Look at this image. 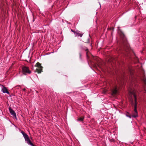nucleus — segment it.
Here are the masks:
<instances>
[{"instance_id":"obj_2","label":"nucleus","mask_w":146,"mask_h":146,"mask_svg":"<svg viewBox=\"0 0 146 146\" xmlns=\"http://www.w3.org/2000/svg\"><path fill=\"white\" fill-rule=\"evenodd\" d=\"M21 132L24 138L26 143L29 145L31 146H35L30 140L28 135L23 131H21Z\"/></svg>"},{"instance_id":"obj_3","label":"nucleus","mask_w":146,"mask_h":146,"mask_svg":"<svg viewBox=\"0 0 146 146\" xmlns=\"http://www.w3.org/2000/svg\"><path fill=\"white\" fill-rule=\"evenodd\" d=\"M122 38V42L123 47H124V49H125L126 47L128 48V45L127 44V41L124 35H123L121 36Z\"/></svg>"},{"instance_id":"obj_6","label":"nucleus","mask_w":146,"mask_h":146,"mask_svg":"<svg viewBox=\"0 0 146 146\" xmlns=\"http://www.w3.org/2000/svg\"><path fill=\"white\" fill-rule=\"evenodd\" d=\"M9 111L11 115H12L13 117L16 118V115L15 111L13 110L10 107L9 108Z\"/></svg>"},{"instance_id":"obj_8","label":"nucleus","mask_w":146,"mask_h":146,"mask_svg":"<svg viewBox=\"0 0 146 146\" xmlns=\"http://www.w3.org/2000/svg\"><path fill=\"white\" fill-rule=\"evenodd\" d=\"M83 35V34L82 33H80V31H77L75 33V36H79L81 37Z\"/></svg>"},{"instance_id":"obj_13","label":"nucleus","mask_w":146,"mask_h":146,"mask_svg":"<svg viewBox=\"0 0 146 146\" xmlns=\"http://www.w3.org/2000/svg\"><path fill=\"white\" fill-rule=\"evenodd\" d=\"M80 57L81 58V54L80 53Z\"/></svg>"},{"instance_id":"obj_12","label":"nucleus","mask_w":146,"mask_h":146,"mask_svg":"<svg viewBox=\"0 0 146 146\" xmlns=\"http://www.w3.org/2000/svg\"><path fill=\"white\" fill-rule=\"evenodd\" d=\"M25 90H25V88L23 89V91H25Z\"/></svg>"},{"instance_id":"obj_5","label":"nucleus","mask_w":146,"mask_h":146,"mask_svg":"<svg viewBox=\"0 0 146 146\" xmlns=\"http://www.w3.org/2000/svg\"><path fill=\"white\" fill-rule=\"evenodd\" d=\"M22 71L24 74L26 73L30 74L31 72V71L29 70L28 67L25 66L22 67Z\"/></svg>"},{"instance_id":"obj_4","label":"nucleus","mask_w":146,"mask_h":146,"mask_svg":"<svg viewBox=\"0 0 146 146\" xmlns=\"http://www.w3.org/2000/svg\"><path fill=\"white\" fill-rule=\"evenodd\" d=\"M36 65L38 67L35 71V72H37L38 73H40L42 70V67L41 66V64L38 63L36 64Z\"/></svg>"},{"instance_id":"obj_10","label":"nucleus","mask_w":146,"mask_h":146,"mask_svg":"<svg viewBox=\"0 0 146 146\" xmlns=\"http://www.w3.org/2000/svg\"><path fill=\"white\" fill-rule=\"evenodd\" d=\"M84 118L79 117L78 119V121H83Z\"/></svg>"},{"instance_id":"obj_1","label":"nucleus","mask_w":146,"mask_h":146,"mask_svg":"<svg viewBox=\"0 0 146 146\" xmlns=\"http://www.w3.org/2000/svg\"><path fill=\"white\" fill-rule=\"evenodd\" d=\"M132 94H133V96H134L135 103V105H134V114L132 115L131 116L129 115H128L127 114H126V116L127 117H129L130 118H131V117H133L134 118H136L138 117V113L137 111V98L136 97V96L134 93H133L132 92H131Z\"/></svg>"},{"instance_id":"obj_7","label":"nucleus","mask_w":146,"mask_h":146,"mask_svg":"<svg viewBox=\"0 0 146 146\" xmlns=\"http://www.w3.org/2000/svg\"><path fill=\"white\" fill-rule=\"evenodd\" d=\"M2 86L1 90L3 93H6L8 94H9V92L8 91L6 87L3 86L2 85H1Z\"/></svg>"},{"instance_id":"obj_9","label":"nucleus","mask_w":146,"mask_h":146,"mask_svg":"<svg viewBox=\"0 0 146 146\" xmlns=\"http://www.w3.org/2000/svg\"><path fill=\"white\" fill-rule=\"evenodd\" d=\"M117 92V88H116L114 89L113 91V94H116Z\"/></svg>"},{"instance_id":"obj_11","label":"nucleus","mask_w":146,"mask_h":146,"mask_svg":"<svg viewBox=\"0 0 146 146\" xmlns=\"http://www.w3.org/2000/svg\"><path fill=\"white\" fill-rule=\"evenodd\" d=\"M71 31L73 32L74 34L75 33H76V32L75 31H74V30H73L72 29H71Z\"/></svg>"}]
</instances>
